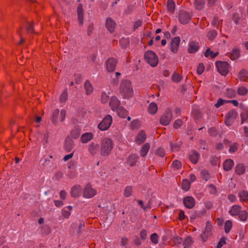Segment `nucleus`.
Here are the masks:
<instances>
[{"mask_svg": "<svg viewBox=\"0 0 248 248\" xmlns=\"http://www.w3.org/2000/svg\"><path fill=\"white\" fill-rule=\"evenodd\" d=\"M119 94L124 99H130L133 96L134 90L131 82L128 80H123L120 85Z\"/></svg>", "mask_w": 248, "mask_h": 248, "instance_id": "f257e3e1", "label": "nucleus"}, {"mask_svg": "<svg viewBox=\"0 0 248 248\" xmlns=\"http://www.w3.org/2000/svg\"><path fill=\"white\" fill-rule=\"evenodd\" d=\"M114 147L112 140L108 138L105 137L102 139L100 154L102 156L107 157L110 155Z\"/></svg>", "mask_w": 248, "mask_h": 248, "instance_id": "f03ea898", "label": "nucleus"}, {"mask_svg": "<svg viewBox=\"0 0 248 248\" xmlns=\"http://www.w3.org/2000/svg\"><path fill=\"white\" fill-rule=\"evenodd\" d=\"M144 58L146 62L152 67H155L158 64V57L153 51H146L144 54Z\"/></svg>", "mask_w": 248, "mask_h": 248, "instance_id": "7ed1b4c3", "label": "nucleus"}, {"mask_svg": "<svg viewBox=\"0 0 248 248\" xmlns=\"http://www.w3.org/2000/svg\"><path fill=\"white\" fill-rule=\"evenodd\" d=\"M112 122V118L111 115H107L102 121L98 124V128L101 131L108 130Z\"/></svg>", "mask_w": 248, "mask_h": 248, "instance_id": "20e7f679", "label": "nucleus"}, {"mask_svg": "<svg viewBox=\"0 0 248 248\" xmlns=\"http://www.w3.org/2000/svg\"><path fill=\"white\" fill-rule=\"evenodd\" d=\"M97 190L90 184H87L83 189L82 196L84 198L90 199L95 196Z\"/></svg>", "mask_w": 248, "mask_h": 248, "instance_id": "39448f33", "label": "nucleus"}, {"mask_svg": "<svg viewBox=\"0 0 248 248\" xmlns=\"http://www.w3.org/2000/svg\"><path fill=\"white\" fill-rule=\"evenodd\" d=\"M218 72L222 76L226 75L230 69V65L227 62L218 61L216 62Z\"/></svg>", "mask_w": 248, "mask_h": 248, "instance_id": "423d86ee", "label": "nucleus"}, {"mask_svg": "<svg viewBox=\"0 0 248 248\" xmlns=\"http://www.w3.org/2000/svg\"><path fill=\"white\" fill-rule=\"evenodd\" d=\"M172 119V111L168 108L160 119V123L162 125H168Z\"/></svg>", "mask_w": 248, "mask_h": 248, "instance_id": "0eeeda50", "label": "nucleus"}, {"mask_svg": "<svg viewBox=\"0 0 248 248\" xmlns=\"http://www.w3.org/2000/svg\"><path fill=\"white\" fill-rule=\"evenodd\" d=\"M238 114L235 110H231L227 112L225 117V123L227 126H231L237 118Z\"/></svg>", "mask_w": 248, "mask_h": 248, "instance_id": "6e6552de", "label": "nucleus"}, {"mask_svg": "<svg viewBox=\"0 0 248 248\" xmlns=\"http://www.w3.org/2000/svg\"><path fill=\"white\" fill-rule=\"evenodd\" d=\"M87 149L89 153L94 156L98 154L100 149V145L98 143L95 142H91L87 146Z\"/></svg>", "mask_w": 248, "mask_h": 248, "instance_id": "1a4fd4ad", "label": "nucleus"}, {"mask_svg": "<svg viewBox=\"0 0 248 248\" xmlns=\"http://www.w3.org/2000/svg\"><path fill=\"white\" fill-rule=\"evenodd\" d=\"M212 230V225L210 222L207 221L206 224L205 231L201 235L203 241H206L208 237L211 235Z\"/></svg>", "mask_w": 248, "mask_h": 248, "instance_id": "9d476101", "label": "nucleus"}, {"mask_svg": "<svg viewBox=\"0 0 248 248\" xmlns=\"http://www.w3.org/2000/svg\"><path fill=\"white\" fill-rule=\"evenodd\" d=\"M180 41L181 40L179 37H175L172 39L170 43V47L173 53H176L178 52Z\"/></svg>", "mask_w": 248, "mask_h": 248, "instance_id": "9b49d317", "label": "nucleus"}, {"mask_svg": "<svg viewBox=\"0 0 248 248\" xmlns=\"http://www.w3.org/2000/svg\"><path fill=\"white\" fill-rule=\"evenodd\" d=\"M117 64V61L114 58H109L106 62V67L108 72H113L115 70Z\"/></svg>", "mask_w": 248, "mask_h": 248, "instance_id": "f8f14e48", "label": "nucleus"}, {"mask_svg": "<svg viewBox=\"0 0 248 248\" xmlns=\"http://www.w3.org/2000/svg\"><path fill=\"white\" fill-rule=\"evenodd\" d=\"M109 106L113 111H116L120 108V101L115 96H112L111 97L109 101Z\"/></svg>", "mask_w": 248, "mask_h": 248, "instance_id": "ddd939ff", "label": "nucleus"}, {"mask_svg": "<svg viewBox=\"0 0 248 248\" xmlns=\"http://www.w3.org/2000/svg\"><path fill=\"white\" fill-rule=\"evenodd\" d=\"M183 203L186 208L191 209L195 204V200L192 196H187L184 199Z\"/></svg>", "mask_w": 248, "mask_h": 248, "instance_id": "4468645a", "label": "nucleus"}, {"mask_svg": "<svg viewBox=\"0 0 248 248\" xmlns=\"http://www.w3.org/2000/svg\"><path fill=\"white\" fill-rule=\"evenodd\" d=\"M82 191V188L80 186L76 185L71 188L70 194L72 197L77 198L80 196Z\"/></svg>", "mask_w": 248, "mask_h": 248, "instance_id": "2eb2a0df", "label": "nucleus"}, {"mask_svg": "<svg viewBox=\"0 0 248 248\" xmlns=\"http://www.w3.org/2000/svg\"><path fill=\"white\" fill-rule=\"evenodd\" d=\"M190 19V16L187 12L185 11L180 12L179 14V20L182 24H187L189 21Z\"/></svg>", "mask_w": 248, "mask_h": 248, "instance_id": "dca6fc26", "label": "nucleus"}, {"mask_svg": "<svg viewBox=\"0 0 248 248\" xmlns=\"http://www.w3.org/2000/svg\"><path fill=\"white\" fill-rule=\"evenodd\" d=\"M94 135L92 132H86L83 134L80 137V141L82 143H87L92 140Z\"/></svg>", "mask_w": 248, "mask_h": 248, "instance_id": "f3484780", "label": "nucleus"}, {"mask_svg": "<svg viewBox=\"0 0 248 248\" xmlns=\"http://www.w3.org/2000/svg\"><path fill=\"white\" fill-rule=\"evenodd\" d=\"M106 26L111 33L113 32L115 27V22L111 18H108L106 20Z\"/></svg>", "mask_w": 248, "mask_h": 248, "instance_id": "a211bd4d", "label": "nucleus"}, {"mask_svg": "<svg viewBox=\"0 0 248 248\" xmlns=\"http://www.w3.org/2000/svg\"><path fill=\"white\" fill-rule=\"evenodd\" d=\"M234 165V162L231 159H228L224 161L223 164V169L225 171H229L230 170L233 166Z\"/></svg>", "mask_w": 248, "mask_h": 248, "instance_id": "6ab92c4d", "label": "nucleus"}, {"mask_svg": "<svg viewBox=\"0 0 248 248\" xmlns=\"http://www.w3.org/2000/svg\"><path fill=\"white\" fill-rule=\"evenodd\" d=\"M77 13L79 24L82 25L83 22V9L82 4H80L78 5L77 8Z\"/></svg>", "mask_w": 248, "mask_h": 248, "instance_id": "aec40b11", "label": "nucleus"}, {"mask_svg": "<svg viewBox=\"0 0 248 248\" xmlns=\"http://www.w3.org/2000/svg\"><path fill=\"white\" fill-rule=\"evenodd\" d=\"M234 170L235 174L240 175L243 174L245 173L246 170V167L244 164L240 163L236 165Z\"/></svg>", "mask_w": 248, "mask_h": 248, "instance_id": "412c9836", "label": "nucleus"}, {"mask_svg": "<svg viewBox=\"0 0 248 248\" xmlns=\"http://www.w3.org/2000/svg\"><path fill=\"white\" fill-rule=\"evenodd\" d=\"M138 158V155L136 154L131 155L128 157L127 163L131 167L133 166L136 164Z\"/></svg>", "mask_w": 248, "mask_h": 248, "instance_id": "4be33fe9", "label": "nucleus"}, {"mask_svg": "<svg viewBox=\"0 0 248 248\" xmlns=\"http://www.w3.org/2000/svg\"><path fill=\"white\" fill-rule=\"evenodd\" d=\"M188 46V51L190 53H195L198 50L199 48L198 43L193 41L190 42Z\"/></svg>", "mask_w": 248, "mask_h": 248, "instance_id": "5701e85b", "label": "nucleus"}, {"mask_svg": "<svg viewBox=\"0 0 248 248\" xmlns=\"http://www.w3.org/2000/svg\"><path fill=\"white\" fill-rule=\"evenodd\" d=\"M228 57H230L232 60H234L239 57L240 51L237 48H234L232 52L227 54Z\"/></svg>", "mask_w": 248, "mask_h": 248, "instance_id": "b1692460", "label": "nucleus"}, {"mask_svg": "<svg viewBox=\"0 0 248 248\" xmlns=\"http://www.w3.org/2000/svg\"><path fill=\"white\" fill-rule=\"evenodd\" d=\"M241 209V207L238 205H232L230 210L229 211V214L232 216H236L238 215V213Z\"/></svg>", "mask_w": 248, "mask_h": 248, "instance_id": "393cba45", "label": "nucleus"}, {"mask_svg": "<svg viewBox=\"0 0 248 248\" xmlns=\"http://www.w3.org/2000/svg\"><path fill=\"white\" fill-rule=\"evenodd\" d=\"M199 157L200 155L196 151H192L189 155V160L194 164L198 162Z\"/></svg>", "mask_w": 248, "mask_h": 248, "instance_id": "a878e982", "label": "nucleus"}, {"mask_svg": "<svg viewBox=\"0 0 248 248\" xmlns=\"http://www.w3.org/2000/svg\"><path fill=\"white\" fill-rule=\"evenodd\" d=\"M84 89L87 95L91 94L93 90V88L89 80H86L84 83Z\"/></svg>", "mask_w": 248, "mask_h": 248, "instance_id": "bb28decb", "label": "nucleus"}, {"mask_svg": "<svg viewBox=\"0 0 248 248\" xmlns=\"http://www.w3.org/2000/svg\"><path fill=\"white\" fill-rule=\"evenodd\" d=\"M157 106L156 103L152 102L150 103L148 107V112L150 114H155L157 110Z\"/></svg>", "mask_w": 248, "mask_h": 248, "instance_id": "cd10ccee", "label": "nucleus"}, {"mask_svg": "<svg viewBox=\"0 0 248 248\" xmlns=\"http://www.w3.org/2000/svg\"><path fill=\"white\" fill-rule=\"evenodd\" d=\"M238 196L241 202H247L248 201V192L245 190L239 192Z\"/></svg>", "mask_w": 248, "mask_h": 248, "instance_id": "c85d7f7f", "label": "nucleus"}, {"mask_svg": "<svg viewBox=\"0 0 248 248\" xmlns=\"http://www.w3.org/2000/svg\"><path fill=\"white\" fill-rule=\"evenodd\" d=\"M146 139V134L144 132L140 131L136 138V141L139 144L143 142Z\"/></svg>", "mask_w": 248, "mask_h": 248, "instance_id": "c756f323", "label": "nucleus"}, {"mask_svg": "<svg viewBox=\"0 0 248 248\" xmlns=\"http://www.w3.org/2000/svg\"><path fill=\"white\" fill-rule=\"evenodd\" d=\"M237 216L240 220L245 221L248 218V213L246 210L241 209Z\"/></svg>", "mask_w": 248, "mask_h": 248, "instance_id": "7c9ffc66", "label": "nucleus"}, {"mask_svg": "<svg viewBox=\"0 0 248 248\" xmlns=\"http://www.w3.org/2000/svg\"><path fill=\"white\" fill-rule=\"evenodd\" d=\"M109 92H108V93L103 92L102 93L100 96V100L102 103L105 104L108 102L109 98Z\"/></svg>", "mask_w": 248, "mask_h": 248, "instance_id": "2f4dec72", "label": "nucleus"}, {"mask_svg": "<svg viewBox=\"0 0 248 248\" xmlns=\"http://www.w3.org/2000/svg\"><path fill=\"white\" fill-rule=\"evenodd\" d=\"M150 148V145L148 143H146L142 146L140 151V155L141 156H145Z\"/></svg>", "mask_w": 248, "mask_h": 248, "instance_id": "473e14b6", "label": "nucleus"}, {"mask_svg": "<svg viewBox=\"0 0 248 248\" xmlns=\"http://www.w3.org/2000/svg\"><path fill=\"white\" fill-rule=\"evenodd\" d=\"M205 4L204 0H195L194 6L197 10H202Z\"/></svg>", "mask_w": 248, "mask_h": 248, "instance_id": "72a5a7b5", "label": "nucleus"}, {"mask_svg": "<svg viewBox=\"0 0 248 248\" xmlns=\"http://www.w3.org/2000/svg\"><path fill=\"white\" fill-rule=\"evenodd\" d=\"M167 6L168 10L171 13H173L175 9V4L173 0H168Z\"/></svg>", "mask_w": 248, "mask_h": 248, "instance_id": "f704fd0d", "label": "nucleus"}, {"mask_svg": "<svg viewBox=\"0 0 248 248\" xmlns=\"http://www.w3.org/2000/svg\"><path fill=\"white\" fill-rule=\"evenodd\" d=\"M190 182L187 179H184L181 183L182 188L185 191H188L190 188Z\"/></svg>", "mask_w": 248, "mask_h": 248, "instance_id": "c9c22d12", "label": "nucleus"}, {"mask_svg": "<svg viewBox=\"0 0 248 248\" xmlns=\"http://www.w3.org/2000/svg\"><path fill=\"white\" fill-rule=\"evenodd\" d=\"M218 54V53L217 52H214L209 48H208L204 53V56L206 57H210L211 58H214L217 56Z\"/></svg>", "mask_w": 248, "mask_h": 248, "instance_id": "e433bc0d", "label": "nucleus"}, {"mask_svg": "<svg viewBox=\"0 0 248 248\" xmlns=\"http://www.w3.org/2000/svg\"><path fill=\"white\" fill-rule=\"evenodd\" d=\"M232 226V223L231 220H227L224 225L225 232L226 233H228L231 230Z\"/></svg>", "mask_w": 248, "mask_h": 248, "instance_id": "4c0bfd02", "label": "nucleus"}, {"mask_svg": "<svg viewBox=\"0 0 248 248\" xmlns=\"http://www.w3.org/2000/svg\"><path fill=\"white\" fill-rule=\"evenodd\" d=\"M171 168L174 170H177L181 168V163L179 161L175 160L172 162Z\"/></svg>", "mask_w": 248, "mask_h": 248, "instance_id": "58836bf2", "label": "nucleus"}, {"mask_svg": "<svg viewBox=\"0 0 248 248\" xmlns=\"http://www.w3.org/2000/svg\"><path fill=\"white\" fill-rule=\"evenodd\" d=\"M182 79V77L178 73H174L172 77L171 80L174 82H179Z\"/></svg>", "mask_w": 248, "mask_h": 248, "instance_id": "ea45409f", "label": "nucleus"}, {"mask_svg": "<svg viewBox=\"0 0 248 248\" xmlns=\"http://www.w3.org/2000/svg\"><path fill=\"white\" fill-rule=\"evenodd\" d=\"M59 114V110L58 109H55L52 114V122L56 124L57 123V119Z\"/></svg>", "mask_w": 248, "mask_h": 248, "instance_id": "a19ab883", "label": "nucleus"}, {"mask_svg": "<svg viewBox=\"0 0 248 248\" xmlns=\"http://www.w3.org/2000/svg\"><path fill=\"white\" fill-rule=\"evenodd\" d=\"M132 192V187L130 186H127L124 190V195L126 197H130Z\"/></svg>", "mask_w": 248, "mask_h": 248, "instance_id": "79ce46f5", "label": "nucleus"}, {"mask_svg": "<svg viewBox=\"0 0 248 248\" xmlns=\"http://www.w3.org/2000/svg\"><path fill=\"white\" fill-rule=\"evenodd\" d=\"M68 97L67 91L66 90H64L61 93L60 97V100L61 102H65Z\"/></svg>", "mask_w": 248, "mask_h": 248, "instance_id": "37998d69", "label": "nucleus"}, {"mask_svg": "<svg viewBox=\"0 0 248 248\" xmlns=\"http://www.w3.org/2000/svg\"><path fill=\"white\" fill-rule=\"evenodd\" d=\"M248 89L244 87H240L238 88L237 93L240 95H245L248 93Z\"/></svg>", "mask_w": 248, "mask_h": 248, "instance_id": "c03bdc74", "label": "nucleus"}, {"mask_svg": "<svg viewBox=\"0 0 248 248\" xmlns=\"http://www.w3.org/2000/svg\"><path fill=\"white\" fill-rule=\"evenodd\" d=\"M201 174L203 179H204L205 181L208 180L210 178V175L208 171L206 170H202L201 172Z\"/></svg>", "mask_w": 248, "mask_h": 248, "instance_id": "a18cd8bd", "label": "nucleus"}, {"mask_svg": "<svg viewBox=\"0 0 248 248\" xmlns=\"http://www.w3.org/2000/svg\"><path fill=\"white\" fill-rule=\"evenodd\" d=\"M71 137L74 139H77L80 135V131L78 129L73 130L71 132Z\"/></svg>", "mask_w": 248, "mask_h": 248, "instance_id": "49530a36", "label": "nucleus"}, {"mask_svg": "<svg viewBox=\"0 0 248 248\" xmlns=\"http://www.w3.org/2000/svg\"><path fill=\"white\" fill-rule=\"evenodd\" d=\"M217 32L215 30L210 31L207 34V37L210 40H213L217 36Z\"/></svg>", "mask_w": 248, "mask_h": 248, "instance_id": "de8ad7c7", "label": "nucleus"}, {"mask_svg": "<svg viewBox=\"0 0 248 248\" xmlns=\"http://www.w3.org/2000/svg\"><path fill=\"white\" fill-rule=\"evenodd\" d=\"M151 241L155 244H157L158 242V236L156 233H153L150 236Z\"/></svg>", "mask_w": 248, "mask_h": 248, "instance_id": "09e8293b", "label": "nucleus"}, {"mask_svg": "<svg viewBox=\"0 0 248 248\" xmlns=\"http://www.w3.org/2000/svg\"><path fill=\"white\" fill-rule=\"evenodd\" d=\"M238 149V144L236 143H234L230 145L229 151L231 153L235 152Z\"/></svg>", "mask_w": 248, "mask_h": 248, "instance_id": "8fccbe9b", "label": "nucleus"}, {"mask_svg": "<svg viewBox=\"0 0 248 248\" xmlns=\"http://www.w3.org/2000/svg\"><path fill=\"white\" fill-rule=\"evenodd\" d=\"M193 243L192 239L190 237H187L186 238L183 242V245H186V246H187V247H190Z\"/></svg>", "mask_w": 248, "mask_h": 248, "instance_id": "3c124183", "label": "nucleus"}, {"mask_svg": "<svg viewBox=\"0 0 248 248\" xmlns=\"http://www.w3.org/2000/svg\"><path fill=\"white\" fill-rule=\"evenodd\" d=\"M226 103H227V100H225L220 98L217 100V103H216L215 105V106L216 108H218Z\"/></svg>", "mask_w": 248, "mask_h": 248, "instance_id": "603ef678", "label": "nucleus"}, {"mask_svg": "<svg viewBox=\"0 0 248 248\" xmlns=\"http://www.w3.org/2000/svg\"><path fill=\"white\" fill-rule=\"evenodd\" d=\"M85 227V224L83 221L80 222L78 226V229L77 231V233L78 234H80L83 231Z\"/></svg>", "mask_w": 248, "mask_h": 248, "instance_id": "864d4df0", "label": "nucleus"}, {"mask_svg": "<svg viewBox=\"0 0 248 248\" xmlns=\"http://www.w3.org/2000/svg\"><path fill=\"white\" fill-rule=\"evenodd\" d=\"M204 70V66L202 63H200L197 69V72L199 75H201Z\"/></svg>", "mask_w": 248, "mask_h": 248, "instance_id": "5fc2aeb1", "label": "nucleus"}, {"mask_svg": "<svg viewBox=\"0 0 248 248\" xmlns=\"http://www.w3.org/2000/svg\"><path fill=\"white\" fill-rule=\"evenodd\" d=\"M117 111L119 115L122 117H124L127 115V111L124 109L120 108Z\"/></svg>", "mask_w": 248, "mask_h": 248, "instance_id": "6e6d98bb", "label": "nucleus"}, {"mask_svg": "<svg viewBox=\"0 0 248 248\" xmlns=\"http://www.w3.org/2000/svg\"><path fill=\"white\" fill-rule=\"evenodd\" d=\"M182 124L183 121L181 119H177L174 122L173 126L175 128L177 129L179 128Z\"/></svg>", "mask_w": 248, "mask_h": 248, "instance_id": "4d7b16f0", "label": "nucleus"}, {"mask_svg": "<svg viewBox=\"0 0 248 248\" xmlns=\"http://www.w3.org/2000/svg\"><path fill=\"white\" fill-rule=\"evenodd\" d=\"M227 94L229 97L232 98L235 96V92L233 89H228L227 91Z\"/></svg>", "mask_w": 248, "mask_h": 248, "instance_id": "13d9d810", "label": "nucleus"}, {"mask_svg": "<svg viewBox=\"0 0 248 248\" xmlns=\"http://www.w3.org/2000/svg\"><path fill=\"white\" fill-rule=\"evenodd\" d=\"M241 124L245 122L248 119V114L247 112H244L241 114Z\"/></svg>", "mask_w": 248, "mask_h": 248, "instance_id": "bf43d9fd", "label": "nucleus"}, {"mask_svg": "<svg viewBox=\"0 0 248 248\" xmlns=\"http://www.w3.org/2000/svg\"><path fill=\"white\" fill-rule=\"evenodd\" d=\"M62 215L65 218H68L71 215V212L64 208L62 211Z\"/></svg>", "mask_w": 248, "mask_h": 248, "instance_id": "052dcab7", "label": "nucleus"}, {"mask_svg": "<svg viewBox=\"0 0 248 248\" xmlns=\"http://www.w3.org/2000/svg\"><path fill=\"white\" fill-rule=\"evenodd\" d=\"M140 238L144 240L147 237V232L145 230H142L140 231Z\"/></svg>", "mask_w": 248, "mask_h": 248, "instance_id": "680f3d73", "label": "nucleus"}, {"mask_svg": "<svg viewBox=\"0 0 248 248\" xmlns=\"http://www.w3.org/2000/svg\"><path fill=\"white\" fill-rule=\"evenodd\" d=\"M208 189L210 193L215 194L216 192V188L213 185H210L208 186Z\"/></svg>", "mask_w": 248, "mask_h": 248, "instance_id": "e2e57ef3", "label": "nucleus"}, {"mask_svg": "<svg viewBox=\"0 0 248 248\" xmlns=\"http://www.w3.org/2000/svg\"><path fill=\"white\" fill-rule=\"evenodd\" d=\"M208 132L209 134L213 136H215L217 135V132L216 128L212 127L209 129Z\"/></svg>", "mask_w": 248, "mask_h": 248, "instance_id": "0e129e2a", "label": "nucleus"}, {"mask_svg": "<svg viewBox=\"0 0 248 248\" xmlns=\"http://www.w3.org/2000/svg\"><path fill=\"white\" fill-rule=\"evenodd\" d=\"M156 154L159 156L163 157L165 155V152L163 149L158 148L156 151Z\"/></svg>", "mask_w": 248, "mask_h": 248, "instance_id": "69168bd1", "label": "nucleus"}, {"mask_svg": "<svg viewBox=\"0 0 248 248\" xmlns=\"http://www.w3.org/2000/svg\"><path fill=\"white\" fill-rule=\"evenodd\" d=\"M120 43L123 47H125L127 44H128L129 41L127 39L123 38L120 40Z\"/></svg>", "mask_w": 248, "mask_h": 248, "instance_id": "338daca9", "label": "nucleus"}, {"mask_svg": "<svg viewBox=\"0 0 248 248\" xmlns=\"http://www.w3.org/2000/svg\"><path fill=\"white\" fill-rule=\"evenodd\" d=\"M226 243L225 239L224 238H222L220 240L218 243L217 245V248H221Z\"/></svg>", "mask_w": 248, "mask_h": 248, "instance_id": "774afa93", "label": "nucleus"}]
</instances>
